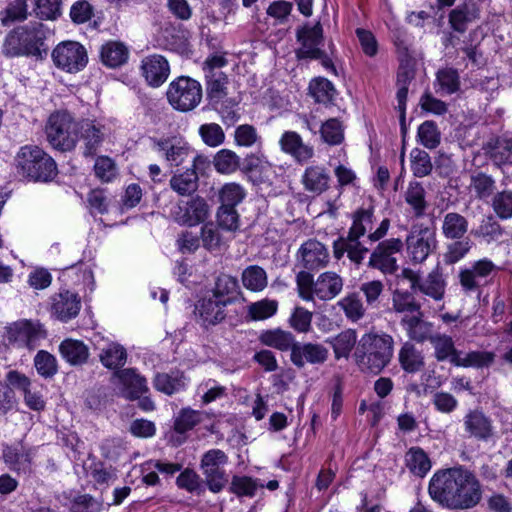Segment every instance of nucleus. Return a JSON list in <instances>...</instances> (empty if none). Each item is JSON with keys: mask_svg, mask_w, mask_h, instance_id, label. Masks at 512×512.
Here are the masks:
<instances>
[{"mask_svg": "<svg viewBox=\"0 0 512 512\" xmlns=\"http://www.w3.org/2000/svg\"><path fill=\"white\" fill-rule=\"evenodd\" d=\"M330 180V174L325 167L311 165L305 169L301 182L306 191L320 195L329 189Z\"/></svg>", "mask_w": 512, "mask_h": 512, "instance_id": "obj_27", "label": "nucleus"}, {"mask_svg": "<svg viewBox=\"0 0 512 512\" xmlns=\"http://www.w3.org/2000/svg\"><path fill=\"white\" fill-rule=\"evenodd\" d=\"M491 207L494 216L506 221L512 219V190H502L492 196Z\"/></svg>", "mask_w": 512, "mask_h": 512, "instance_id": "obj_52", "label": "nucleus"}, {"mask_svg": "<svg viewBox=\"0 0 512 512\" xmlns=\"http://www.w3.org/2000/svg\"><path fill=\"white\" fill-rule=\"evenodd\" d=\"M499 220L493 214L484 215L470 233L480 243L501 245L507 236V231Z\"/></svg>", "mask_w": 512, "mask_h": 512, "instance_id": "obj_20", "label": "nucleus"}, {"mask_svg": "<svg viewBox=\"0 0 512 512\" xmlns=\"http://www.w3.org/2000/svg\"><path fill=\"white\" fill-rule=\"evenodd\" d=\"M319 132L322 141L328 145H339L344 140V126L337 118H330L323 122Z\"/></svg>", "mask_w": 512, "mask_h": 512, "instance_id": "obj_51", "label": "nucleus"}, {"mask_svg": "<svg viewBox=\"0 0 512 512\" xmlns=\"http://www.w3.org/2000/svg\"><path fill=\"white\" fill-rule=\"evenodd\" d=\"M473 242L465 237L449 243L446 252L443 254V261L446 265H453L462 260L472 249Z\"/></svg>", "mask_w": 512, "mask_h": 512, "instance_id": "obj_55", "label": "nucleus"}, {"mask_svg": "<svg viewBox=\"0 0 512 512\" xmlns=\"http://www.w3.org/2000/svg\"><path fill=\"white\" fill-rule=\"evenodd\" d=\"M35 448L25 444L24 439L11 445H5L2 450L4 463L18 475L29 476L33 472Z\"/></svg>", "mask_w": 512, "mask_h": 512, "instance_id": "obj_11", "label": "nucleus"}, {"mask_svg": "<svg viewBox=\"0 0 512 512\" xmlns=\"http://www.w3.org/2000/svg\"><path fill=\"white\" fill-rule=\"evenodd\" d=\"M497 269L496 264L488 258L477 260L471 266L461 269L458 279L464 294L480 296L482 288L490 284Z\"/></svg>", "mask_w": 512, "mask_h": 512, "instance_id": "obj_8", "label": "nucleus"}, {"mask_svg": "<svg viewBox=\"0 0 512 512\" xmlns=\"http://www.w3.org/2000/svg\"><path fill=\"white\" fill-rule=\"evenodd\" d=\"M486 155L497 168L512 165V138L498 137L486 145Z\"/></svg>", "mask_w": 512, "mask_h": 512, "instance_id": "obj_28", "label": "nucleus"}, {"mask_svg": "<svg viewBox=\"0 0 512 512\" xmlns=\"http://www.w3.org/2000/svg\"><path fill=\"white\" fill-rule=\"evenodd\" d=\"M99 358L103 366L118 371L126 363L127 352L120 344L110 343L102 349Z\"/></svg>", "mask_w": 512, "mask_h": 512, "instance_id": "obj_47", "label": "nucleus"}, {"mask_svg": "<svg viewBox=\"0 0 512 512\" xmlns=\"http://www.w3.org/2000/svg\"><path fill=\"white\" fill-rule=\"evenodd\" d=\"M296 40L299 43V47L295 50V56L298 61L318 60L326 70L336 73L333 63L336 51L335 45L333 42L329 43V52L323 49L325 38L323 27L319 21L314 25L305 23L298 27L296 30Z\"/></svg>", "mask_w": 512, "mask_h": 512, "instance_id": "obj_4", "label": "nucleus"}, {"mask_svg": "<svg viewBox=\"0 0 512 512\" xmlns=\"http://www.w3.org/2000/svg\"><path fill=\"white\" fill-rule=\"evenodd\" d=\"M228 305L208 294L201 298L195 306V314L205 327L215 326L226 318L225 308Z\"/></svg>", "mask_w": 512, "mask_h": 512, "instance_id": "obj_21", "label": "nucleus"}, {"mask_svg": "<svg viewBox=\"0 0 512 512\" xmlns=\"http://www.w3.org/2000/svg\"><path fill=\"white\" fill-rule=\"evenodd\" d=\"M405 464L415 476L423 478L431 469V461L420 447H411L405 454Z\"/></svg>", "mask_w": 512, "mask_h": 512, "instance_id": "obj_43", "label": "nucleus"}, {"mask_svg": "<svg viewBox=\"0 0 512 512\" xmlns=\"http://www.w3.org/2000/svg\"><path fill=\"white\" fill-rule=\"evenodd\" d=\"M337 305L344 311L345 316L352 322H356L364 317L365 308L363 302L356 292L347 294Z\"/></svg>", "mask_w": 512, "mask_h": 512, "instance_id": "obj_53", "label": "nucleus"}, {"mask_svg": "<svg viewBox=\"0 0 512 512\" xmlns=\"http://www.w3.org/2000/svg\"><path fill=\"white\" fill-rule=\"evenodd\" d=\"M202 412L191 408H183L174 421V430L177 433H185L193 429L202 421Z\"/></svg>", "mask_w": 512, "mask_h": 512, "instance_id": "obj_62", "label": "nucleus"}, {"mask_svg": "<svg viewBox=\"0 0 512 512\" xmlns=\"http://www.w3.org/2000/svg\"><path fill=\"white\" fill-rule=\"evenodd\" d=\"M394 340L389 334H364L358 341L354 357L363 371L379 374L393 357Z\"/></svg>", "mask_w": 512, "mask_h": 512, "instance_id": "obj_3", "label": "nucleus"}, {"mask_svg": "<svg viewBox=\"0 0 512 512\" xmlns=\"http://www.w3.org/2000/svg\"><path fill=\"white\" fill-rule=\"evenodd\" d=\"M240 293L238 280L235 277L228 274H220L216 278L210 295L227 305H231L238 300Z\"/></svg>", "mask_w": 512, "mask_h": 512, "instance_id": "obj_30", "label": "nucleus"}, {"mask_svg": "<svg viewBox=\"0 0 512 512\" xmlns=\"http://www.w3.org/2000/svg\"><path fill=\"white\" fill-rule=\"evenodd\" d=\"M213 165L221 174H231L240 168V157L232 150L222 149L213 158Z\"/></svg>", "mask_w": 512, "mask_h": 512, "instance_id": "obj_56", "label": "nucleus"}, {"mask_svg": "<svg viewBox=\"0 0 512 512\" xmlns=\"http://www.w3.org/2000/svg\"><path fill=\"white\" fill-rule=\"evenodd\" d=\"M142 75L152 87L161 86L170 74L167 59L159 54L146 56L141 63Z\"/></svg>", "mask_w": 512, "mask_h": 512, "instance_id": "obj_22", "label": "nucleus"}, {"mask_svg": "<svg viewBox=\"0 0 512 512\" xmlns=\"http://www.w3.org/2000/svg\"><path fill=\"white\" fill-rule=\"evenodd\" d=\"M297 259L302 271H318L328 266L330 254L327 247L316 239H308L301 244L297 252Z\"/></svg>", "mask_w": 512, "mask_h": 512, "instance_id": "obj_14", "label": "nucleus"}, {"mask_svg": "<svg viewBox=\"0 0 512 512\" xmlns=\"http://www.w3.org/2000/svg\"><path fill=\"white\" fill-rule=\"evenodd\" d=\"M446 291V282L438 268L432 270L420 285L419 292L435 301H441Z\"/></svg>", "mask_w": 512, "mask_h": 512, "instance_id": "obj_42", "label": "nucleus"}, {"mask_svg": "<svg viewBox=\"0 0 512 512\" xmlns=\"http://www.w3.org/2000/svg\"><path fill=\"white\" fill-rule=\"evenodd\" d=\"M258 487H263L257 480L248 476L234 475L232 477L229 491L237 497H254Z\"/></svg>", "mask_w": 512, "mask_h": 512, "instance_id": "obj_59", "label": "nucleus"}, {"mask_svg": "<svg viewBox=\"0 0 512 512\" xmlns=\"http://www.w3.org/2000/svg\"><path fill=\"white\" fill-rule=\"evenodd\" d=\"M79 121L71 113L59 110L52 113L46 123L45 133L50 145L59 151H71L78 142Z\"/></svg>", "mask_w": 512, "mask_h": 512, "instance_id": "obj_6", "label": "nucleus"}, {"mask_svg": "<svg viewBox=\"0 0 512 512\" xmlns=\"http://www.w3.org/2000/svg\"><path fill=\"white\" fill-rule=\"evenodd\" d=\"M14 166L17 175L34 183H48L58 175L55 160L36 145L21 147L14 158Z\"/></svg>", "mask_w": 512, "mask_h": 512, "instance_id": "obj_2", "label": "nucleus"}, {"mask_svg": "<svg viewBox=\"0 0 512 512\" xmlns=\"http://www.w3.org/2000/svg\"><path fill=\"white\" fill-rule=\"evenodd\" d=\"M52 59L58 68L68 73H77L86 67L88 54L79 42L65 41L54 48Z\"/></svg>", "mask_w": 512, "mask_h": 512, "instance_id": "obj_10", "label": "nucleus"}, {"mask_svg": "<svg viewBox=\"0 0 512 512\" xmlns=\"http://www.w3.org/2000/svg\"><path fill=\"white\" fill-rule=\"evenodd\" d=\"M153 385L156 390L172 395L185 386V377L183 372L179 370L171 371L170 373H157Z\"/></svg>", "mask_w": 512, "mask_h": 512, "instance_id": "obj_41", "label": "nucleus"}, {"mask_svg": "<svg viewBox=\"0 0 512 512\" xmlns=\"http://www.w3.org/2000/svg\"><path fill=\"white\" fill-rule=\"evenodd\" d=\"M34 34L25 27H18L6 36L2 53L8 58L29 55L35 49Z\"/></svg>", "mask_w": 512, "mask_h": 512, "instance_id": "obj_19", "label": "nucleus"}, {"mask_svg": "<svg viewBox=\"0 0 512 512\" xmlns=\"http://www.w3.org/2000/svg\"><path fill=\"white\" fill-rule=\"evenodd\" d=\"M345 253L352 262L359 265L368 253V249L361 244L359 239L352 240L349 236H341L333 243V254L337 260H340Z\"/></svg>", "mask_w": 512, "mask_h": 512, "instance_id": "obj_29", "label": "nucleus"}, {"mask_svg": "<svg viewBox=\"0 0 512 512\" xmlns=\"http://www.w3.org/2000/svg\"><path fill=\"white\" fill-rule=\"evenodd\" d=\"M62 357L71 365H82L89 357L88 347L80 340L65 339L59 346Z\"/></svg>", "mask_w": 512, "mask_h": 512, "instance_id": "obj_39", "label": "nucleus"}, {"mask_svg": "<svg viewBox=\"0 0 512 512\" xmlns=\"http://www.w3.org/2000/svg\"><path fill=\"white\" fill-rule=\"evenodd\" d=\"M106 136L105 125L91 119L79 121L78 140L83 142V156L93 157L97 154Z\"/></svg>", "mask_w": 512, "mask_h": 512, "instance_id": "obj_16", "label": "nucleus"}, {"mask_svg": "<svg viewBox=\"0 0 512 512\" xmlns=\"http://www.w3.org/2000/svg\"><path fill=\"white\" fill-rule=\"evenodd\" d=\"M469 189L476 198L486 200L495 194L496 181L492 175L474 170L470 174Z\"/></svg>", "mask_w": 512, "mask_h": 512, "instance_id": "obj_36", "label": "nucleus"}, {"mask_svg": "<svg viewBox=\"0 0 512 512\" xmlns=\"http://www.w3.org/2000/svg\"><path fill=\"white\" fill-rule=\"evenodd\" d=\"M296 285L299 297L305 301H330L342 292L344 280L334 271L323 272L316 279L307 271H299Z\"/></svg>", "mask_w": 512, "mask_h": 512, "instance_id": "obj_5", "label": "nucleus"}, {"mask_svg": "<svg viewBox=\"0 0 512 512\" xmlns=\"http://www.w3.org/2000/svg\"><path fill=\"white\" fill-rule=\"evenodd\" d=\"M169 104L178 111L188 112L202 100V87L198 81L187 76L173 80L166 92Z\"/></svg>", "mask_w": 512, "mask_h": 512, "instance_id": "obj_7", "label": "nucleus"}, {"mask_svg": "<svg viewBox=\"0 0 512 512\" xmlns=\"http://www.w3.org/2000/svg\"><path fill=\"white\" fill-rule=\"evenodd\" d=\"M398 361L401 368L411 374L421 371L425 366L422 351L411 341H406L402 344L398 353Z\"/></svg>", "mask_w": 512, "mask_h": 512, "instance_id": "obj_32", "label": "nucleus"}, {"mask_svg": "<svg viewBox=\"0 0 512 512\" xmlns=\"http://www.w3.org/2000/svg\"><path fill=\"white\" fill-rule=\"evenodd\" d=\"M401 325L405 329L409 341H415L417 343H424L433 338L436 334L434 331V326L431 322L425 321L422 319V313L419 312L418 315H405L401 319Z\"/></svg>", "mask_w": 512, "mask_h": 512, "instance_id": "obj_26", "label": "nucleus"}, {"mask_svg": "<svg viewBox=\"0 0 512 512\" xmlns=\"http://www.w3.org/2000/svg\"><path fill=\"white\" fill-rule=\"evenodd\" d=\"M426 191L421 183L410 182L405 192V201L411 207L413 216L421 218L425 215L428 203L425 199Z\"/></svg>", "mask_w": 512, "mask_h": 512, "instance_id": "obj_44", "label": "nucleus"}, {"mask_svg": "<svg viewBox=\"0 0 512 512\" xmlns=\"http://www.w3.org/2000/svg\"><path fill=\"white\" fill-rule=\"evenodd\" d=\"M202 161L201 157L193 156L192 167L187 168L184 173L174 175L170 179V187L181 196H188L198 188V175L195 172L197 162Z\"/></svg>", "mask_w": 512, "mask_h": 512, "instance_id": "obj_31", "label": "nucleus"}, {"mask_svg": "<svg viewBox=\"0 0 512 512\" xmlns=\"http://www.w3.org/2000/svg\"><path fill=\"white\" fill-rule=\"evenodd\" d=\"M374 210L372 207H360L351 215L352 225L349 228L348 235L352 240L360 239L373 227Z\"/></svg>", "mask_w": 512, "mask_h": 512, "instance_id": "obj_38", "label": "nucleus"}, {"mask_svg": "<svg viewBox=\"0 0 512 512\" xmlns=\"http://www.w3.org/2000/svg\"><path fill=\"white\" fill-rule=\"evenodd\" d=\"M241 279L243 286L253 292L264 290L268 283L266 271L258 265H251L245 268Z\"/></svg>", "mask_w": 512, "mask_h": 512, "instance_id": "obj_49", "label": "nucleus"}, {"mask_svg": "<svg viewBox=\"0 0 512 512\" xmlns=\"http://www.w3.org/2000/svg\"><path fill=\"white\" fill-rule=\"evenodd\" d=\"M206 91L208 98L218 102L227 95L228 77L224 72L205 74Z\"/></svg>", "mask_w": 512, "mask_h": 512, "instance_id": "obj_50", "label": "nucleus"}, {"mask_svg": "<svg viewBox=\"0 0 512 512\" xmlns=\"http://www.w3.org/2000/svg\"><path fill=\"white\" fill-rule=\"evenodd\" d=\"M328 356L329 350L320 343L296 342L292 348L290 359L297 368H303L306 364L322 365L327 361Z\"/></svg>", "mask_w": 512, "mask_h": 512, "instance_id": "obj_18", "label": "nucleus"}, {"mask_svg": "<svg viewBox=\"0 0 512 512\" xmlns=\"http://www.w3.org/2000/svg\"><path fill=\"white\" fill-rule=\"evenodd\" d=\"M259 339L262 344L281 351L290 350L292 352L293 346L296 345L294 335L281 329L263 331Z\"/></svg>", "mask_w": 512, "mask_h": 512, "instance_id": "obj_40", "label": "nucleus"}, {"mask_svg": "<svg viewBox=\"0 0 512 512\" xmlns=\"http://www.w3.org/2000/svg\"><path fill=\"white\" fill-rule=\"evenodd\" d=\"M406 247L413 263H423L437 247L435 233L428 227L412 230L406 238Z\"/></svg>", "mask_w": 512, "mask_h": 512, "instance_id": "obj_13", "label": "nucleus"}, {"mask_svg": "<svg viewBox=\"0 0 512 512\" xmlns=\"http://www.w3.org/2000/svg\"><path fill=\"white\" fill-rule=\"evenodd\" d=\"M114 379H117L122 386V393L127 399H139L148 391L145 377L138 374L136 369L127 368L115 371L112 376V380Z\"/></svg>", "mask_w": 512, "mask_h": 512, "instance_id": "obj_23", "label": "nucleus"}, {"mask_svg": "<svg viewBox=\"0 0 512 512\" xmlns=\"http://www.w3.org/2000/svg\"><path fill=\"white\" fill-rule=\"evenodd\" d=\"M227 463L228 456L220 449H211L202 455L200 469L211 492L219 493L227 485L228 475L224 469Z\"/></svg>", "mask_w": 512, "mask_h": 512, "instance_id": "obj_9", "label": "nucleus"}, {"mask_svg": "<svg viewBox=\"0 0 512 512\" xmlns=\"http://www.w3.org/2000/svg\"><path fill=\"white\" fill-rule=\"evenodd\" d=\"M431 499L443 508L468 510L482 500V486L474 472L458 465L436 471L428 485Z\"/></svg>", "mask_w": 512, "mask_h": 512, "instance_id": "obj_1", "label": "nucleus"}, {"mask_svg": "<svg viewBox=\"0 0 512 512\" xmlns=\"http://www.w3.org/2000/svg\"><path fill=\"white\" fill-rule=\"evenodd\" d=\"M463 424L469 437L487 441L493 436L492 420L481 410H469L463 418Z\"/></svg>", "mask_w": 512, "mask_h": 512, "instance_id": "obj_24", "label": "nucleus"}, {"mask_svg": "<svg viewBox=\"0 0 512 512\" xmlns=\"http://www.w3.org/2000/svg\"><path fill=\"white\" fill-rule=\"evenodd\" d=\"M209 215V206L201 197L192 198L187 202L185 217L188 225L193 226L204 222Z\"/></svg>", "mask_w": 512, "mask_h": 512, "instance_id": "obj_57", "label": "nucleus"}, {"mask_svg": "<svg viewBox=\"0 0 512 512\" xmlns=\"http://www.w3.org/2000/svg\"><path fill=\"white\" fill-rule=\"evenodd\" d=\"M309 91L316 102L323 104L332 102L336 94L332 82L323 77L313 79L309 84Z\"/></svg>", "mask_w": 512, "mask_h": 512, "instance_id": "obj_54", "label": "nucleus"}, {"mask_svg": "<svg viewBox=\"0 0 512 512\" xmlns=\"http://www.w3.org/2000/svg\"><path fill=\"white\" fill-rule=\"evenodd\" d=\"M81 309V298L76 292L60 289L50 297V312L62 322L75 318Z\"/></svg>", "mask_w": 512, "mask_h": 512, "instance_id": "obj_15", "label": "nucleus"}, {"mask_svg": "<svg viewBox=\"0 0 512 512\" xmlns=\"http://www.w3.org/2000/svg\"><path fill=\"white\" fill-rule=\"evenodd\" d=\"M152 148L163 154L170 166L182 165L190 156L188 144L175 137L151 138Z\"/></svg>", "mask_w": 512, "mask_h": 512, "instance_id": "obj_17", "label": "nucleus"}, {"mask_svg": "<svg viewBox=\"0 0 512 512\" xmlns=\"http://www.w3.org/2000/svg\"><path fill=\"white\" fill-rule=\"evenodd\" d=\"M430 343L434 350L433 356L438 362L449 361L453 365L454 359L462 354L456 348L453 338L447 334L436 332Z\"/></svg>", "mask_w": 512, "mask_h": 512, "instance_id": "obj_35", "label": "nucleus"}, {"mask_svg": "<svg viewBox=\"0 0 512 512\" xmlns=\"http://www.w3.org/2000/svg\"><path fill=\"white\" fill-rule=\"evenodd\" d=\"M34 366L39 375L49 379L58 371L56 358L45 350H40L34 357Z\"/></svg>", "mask_w": 512, "mask_h": 512, "instance_id": "obj_63", "label": "nucleus"}, {"mask_svg": "<svg viewBox=\"0 0 512 512\" xmlns=\"http://www.w3.org/2000/svg\"><path fill=\"white\" fill-rule=\"evenodd\" d=\"M328 342L333 348L336 359L348 358L357 343V333L353 329H346Z\"/></svg>", "mask_w": 512, "mask_h": 512, "instance_id": "obj_46", "label": "nucleus"}, {"mask_svg": "<svg viewBox=\"0 0 512 512\" xmlns=\"http://www.w3.org/2000/svg\"><path fill=\"white\" fill-rule=\"evenodd\" d=\"M403 242L399 238H391L380 242L370 255L368 266L392 275L398 270L395 255L402 250Z\"/></svg>", "mask_w": 512, "mask_h": 512, "instance_id": "obj_12", "label": "nucleus"}, {"mask_svg": "<svg viewBox=\"0 0 512 512\" xmlns=\"http://www.w3.org/2000/svg\"><path fill=\"white\" fill-rule=\"evenodd\" d=\"M435 91L437 94L452 95L460 91L461 79L459 71L454 67H443L436 72Z\"/></svg>", "mask_w": 512, "mask_h": 512, "instance_id": "obj_33", "label": "nucleus"}, {"mask_svg": "<svg viewBox=\"0 0 512 512\" xmlns=\"http://www.w3.org/2000/svg\"><path fill=\"white\" fill-rule=\"evenodd\" d=\"M221 206L236 207L245 197V190L237 183H227L220 190Z\"/></svg>", "mask_w": 512, "mask_h": 512, "instance_id": "obj_64", "label": "nucleus"}, {"mask_svg": "<svg viewBox=\"0 0 512 512\" xmlns=\"http://www.w3.org/2000/svg\"><path fill=\"white\" fill-rule=\"evenodd\" d=\"M468 226L466 217L457 212H449L443 217L441 230L446 239L459 240L465 238Z\"/></svg>", "mask_w": 512, "mask_h": 512, "instance_id": "obj_37", "label": "nucleus"}, {"mask_svg": "<svg viewBox=\"0 0 512 512\" xmlns=\"http://www.w3.org/2000/svg\"><path fill=\"white\" fill-rule=\"evenodd\" d=\"M477 17L478 14L474 6L464 4L450 12L449 24L454 31L464 33L467 30L468 23L472 22Z\"/></svg>", "mask_w": 512, "mask_h": 512, "instance_id": "obj_48", "label": "nucleus"}, {"mask_svg": "<svg viewBox=\"0 0 512 512\" xmlns=\"http://www.w3.org/2000/svg\"><path fill=\"white\" fill-rule=\"evenodd\" d=\"M392 306L397 313H419L421 305L416 302L411 292L396 290L392 297Z\"/></svg>", "mask_w": 512, "mask_h": 512, "instance_id": "obj_61", "label": "nucleus"}, {"mask_svg": "<svg viewBox=\"0 0 512 512\" xmlns=\"http://www.w3.org/2000/svg\"><path fill=\"white\" fill-rule=\"evenodd\" d=\"M279 144L282 151L291 155L299 164L308 162L314 156V148L305 144L302 137L295 131H285Z\"/></svg>", "mask_w": 512, "mask_h": 512, "instance_id": "obj_25", "label": "nucleus"}, {"mask_svg": "<svg viewBox=\"0 0 512 512\" xmlns=\"http://www.w3.org/2000/svg\"><path fill=\"white\" fill-rule=\"evenodd\" d=\"M178 488L186 490L189 493L202 495L205 492V486L201 477L190 468H185L176 478Z\"/></svg>", "mask_w": 512, "mask_h": 512, "instance_id": "obj_58", "label": "nucleus"}, {"mask_svg": "<svg viewBox=\"0 0 512 512\" xmlns=\"http://www.w3.org/2000/svg\"><path fill=\"white\" fill-rule=\"evenodd\" d=\"M417 137L424 147L434 149L440 144L441 133L434 121L426 120L419 126Z\"/></svg>", "mask_w": 512, "mask_h": 512, "instance_id": "obj_60", "label": "nucleus"}, {"mask_svg": "<svg viewBox=\"0 0 512 512\" xmlns=\"http://www.w3.org/2000/svg\"><path fill=\"white\" fill-rule=\"evenodd\" d=\"M129 57L127 46L119 41H108L101 46V62L109 68H117L124 65Z\"/></svg>", "mask_w": 512, "mask_h": 512, "instance_id": "obj_34", "label": "nucleus"}, {"mask_svg": "<svg viewBox=\"0 0 512 512\" xmlns=\"http://www.w3.org/2000/svg\"><path fill=\"white\" fill-rule=\"evenodd\" d=\"M495 359V354L489 351H470L465 354H460L458 358L453 361V366L456 367H473L484 368L489 367Z\"/></svg>", "mask_w": 512, "mask_h": 512, "instance_id": "obj_45", "label": "nucleus"}]
</instances>
